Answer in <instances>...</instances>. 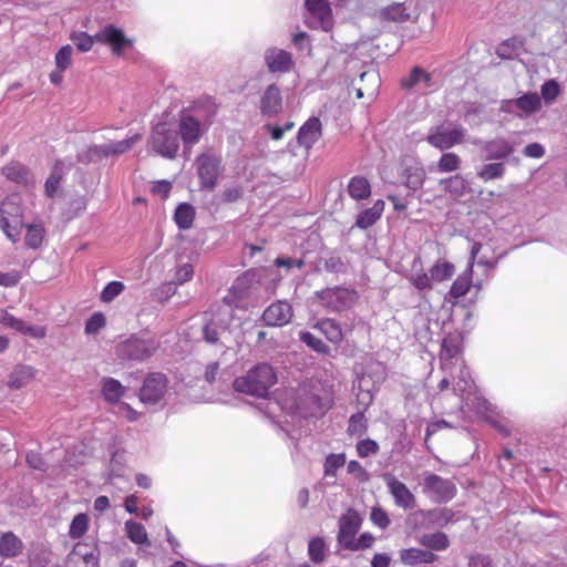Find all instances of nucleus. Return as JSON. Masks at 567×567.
Returning <instances> with one entry per match:
<instances>
[{
    "label": "nucleus",
    "mask_w": 567,
    "mask_h": 567,
    "mask_svg": "<svg viewBox=\"0 0 567 567\" xmlns=\"http://www.w3.org/2000/svg\"><path fill=\"white\" fill-rule=\"evenodd\" d=\"M233 320V310L230 305L226 303L218 307L216 316L203 328L204 338L209 343L218 340L219 332L226 331Z\"/></svg>",
    "instance_id": "obj_14"
},
{
    "label": "nucleus",
    "mask_w": 567,
    "mask_h": 567,
    "mask_svg": "<svg viewBox=\"0 0 567 567\" xmlns=\"http://www.w3.org/2000/svg\"><path fill=\"white\" fill-rule=\"evenodd\" d=\"M63 176V163L55 162L52 172L44 184V192L48 197H53L59 188L60 182Z\"/></svg>",
    "instance_id": "obj_40"
},
{
    "label": "nucleus",
    "mask_w": 567,
    "mask_h": 567,
    "mask_svg": "<svg viewBox=\"0 0 567 567\" xmlns=\"http://www.w3.org/2000/svg\"><path fill=\"white\" fill-rule=\"evenodd\" d=\"M327 545L321 537L310 539L308 545V555L311 561L320 564L326 559Z\"/></svg>",
    "instance_id": "obj_43"
},
{
    "label": "nucleus",
    "mask_w": 567,
    "mask_h": 567,
    "mask_svg": "<svg viewBox=\"0 0 567 567\" xmlns=\"http://www.w3.org/2000/svg\"><path fill=\"white\" fill-rule=\"evenodd\" d=\"M106 324V320L103 313L95 312L92 315L85 323V333L95 334Z\"/></svg>",
    "instance_id": "obj_56"
},
{
    "label": "nucleus",
    "mask_w": 567,
    "mask_h": 567,
    "mask_svg": "<svg viewBox=\"0 0 567 567\" xmlns=\"http://www.w3.org/2000/svg\"><path fill=\"white\" fill-rule=\"evenodd\" d=\"M179 141L174 124L163 121L153 127L147 144L155 154L173 159L179 150Z\"/></svg>",
    "instance_id": "obj_2"
},
{
    "label": "nucleus",
    "mask_w": 567,
    "mask_h": 567,
    "mask_svg": "<svg viewBox=\"0 0 567 567\" xmlns=\"http://www.w3.org/2000/svg\"><path fill=\"white\" fill-rule=\"evenodd\" d=\"M125 386L113 378H104L102 380V394L110 403L118 402L124 395Z\"/></svg>",
    "instance_id": "obj_34"
},
{
    "label": "nucleus",
    "mask_w": 567,
    "mask_h": 567,
    "mask_svg": "<svg viewBox=\"0 0 567 567\" xmlns=\"http://www.w3.org/2000/svg\"><path fill=\"white\" fill-rule=\"evenodd\" d=\"M461 158L455 153H445L437 163V171L441 173L455 172L460 168Z\"/></svg>",
    "instance_id": "obj_49"
},
{
    "label": "nucleus",
    "mask_w": 567,
    "mask_h": 567,
    "mask_svg": "<svg viewBox=\"0 0 567 567\" xmlns=\"http://www.w3.org/2000/svg\"><path fill=\"white\" fill-rule=\"evenodd\" d=\"M141 140L140 134H134L123 141L110 142L102 145H94L90 152L94 156L107 157L110 155H118L130 151Z\"/></svg>",
    "instance_id": "obj_19"
},
{
    "label": "nucleus",
    "mask_w": 567,
    "mask_h": 567,
    "mask_svg": "<svg viewBox=\"0 0 567 567\" xmlns=\"http://www.w3.org/2000/svg\"><path fill=\"white\" fill-rule=\"evenodd\" d=\"M454 265L449 261H437L431 269L430 275L433 281L442 282L450 279L454 275Z\"/></svg>",
    "instance_id": "obj_41"
},
{
    "label": "nucleus",
    "mask_w": 567,
    "mask_h": 567,
    "mask_svg": "<svg viewBox=\"0 0 567 567\" xmlns=\"http://www.w3.org/2000/svg\"><path fill=\"white\" fill-rule=\"evenodd\" d=\"M384 210V202L379 199L377 200L372 207L363 210L359 214L355 226L361 229H367L375 224L378 219H380L382 213Z\"/></svg>",
    "instance_id": "obj_31"
},
{
    "label": "nucleus",
    "mask_w": 567,
    "mask_h": 567,
    "mask_svg": "<svg viewBox=\"0 0 567 567\" xmlns=\"http://www.w3.org/2000/svg\"><path fill=\"white\" fill-rule=\"evenodd\" d=\"M367 430V420L364 412L360 411L353 414L349 420L348 431L351 434H362Z\"/></svg>",
    "instance_id": "obj_57"
},
{
    "label": "nucleus",
    "mask_w": 567,
    "mask_h": 567,
    "mask_svg": "<svg viewBox=\"0 0 567 567\" xmlns=\"http://www.w3.org/2000/svg\"><path fill=\"white\" fill-rule=\"evenodd\" d=\"M467 131L461 125L432 127L426 141L439 150H447L464 142Z\"/></svg>",
    "instance_id": "obj_7"
},
{
    "label": "nucleus",
    "mask_w": 567,
    "mask_h": 567,
    "mask_svg": "<svg viewBox=\"0 0 567 567\" xmlns=\"http://www.w3.org/2000/svg\"><path fill=\"white\" fill-rule=\"evenodd\" d=\"M322 125L318 117H310L299 128L298 143L305 148L309 150L321 137Z\"/></svg>",
    "instance_id": "obj_23"
},
{
    "label": "nucleus",
    "mask_w": 567,
    "mask_h": 567,
    "mask_svg": "<svg viewBox=\"0 0 567 567\" xmlns=\"http://www.w3.org/2000/svg\"><path fill=\"white\" fill-rule=\"evenodd\" d=\"M370 517L372 523L382 529L386 528L390 525V518L386 512L380 507H373L371 509Z\"/></svg>",
    "instance_id": "obj_62"
},
{
    "label": "nucleus",
    "mask_w": 567,
    "mask_h": 567,
    "mask_svg": "<svg viewBox=\"0 0 567 567\" xmlns=\"http://www.w3.org/2000/svg\"><path fill=\"white\" fill-rule=\"evenodd\" d=\"M361 525V518L354 509H348L339 520L338 542L344 548L353 544Z\"/></svg>",
    "instance_id": "obj_17"
},
{
    "label": "nucleus",
    "mask_w": 567,
    "mask_h": 567,
    "mask_svg": "<svg viewBox=\"0 0 567 567\" xmlns=\"http://www.w3.org/2000/svg\"><path fill=\"white\" fill-rule=\"evenodd\" d=\"M379 452V445L371 439H365L357 444V453L360 457H367Z\"/></svg>",
    "instance_id": "obj_60"
},
{
    "label": "nucleus",
    "mask_w": 567,
    "mask_h": 567,
    "mask_svg": "<svg viewBox=\"0 0 567 567\" xmlns=\"http://www.w3.org/2000/svg\"><path fill=\"white\" fill-rule=\"evenodd\" d=\"M299 338L310 349L318 353L328 354L330 352V348L321 339L317 338L311 332L301 331L299 333Z\"/></svg>",
    "instance_id": "obj_47"
},
{
    "label": "nucleus",
    "mask_w": 567,
    "mask_h": 567,
    "mask_svg": "<svg viewBox=\"0 0 567 567\" xmlns=\"http://www.w3.org/2000/svg\"><path fill=\"white\" fill-rule=\"evenodd\" d=\"M243 188L238 185H231L226 187L219 195L218 199L220 203L228 204L237 202L243 196Z\"/></svg>",
    "instance_id": "obj_59"
},
{
    "label": "nucleus",
    "mask_w": 567,
    "mask_h": 567,
    "mask_svg": "<svg viewBox=\"0 0 567 567\" xmlns=\"http://www.w3.org/2000/svg\"><path fill=\"white\" fill-rule=\"evenodd\" d=\"M402 86L405 89L417 87L419 90H430L433 87L432 76L423 69L415 66L410 75L402 80Z\"/></svg>",
    "instance_id": "obj_26"
},
{
    "label": "nucleus",
    "mask_w": 567,
    "mask_h": 567,
    "mask_svg": "<svg viewBox=\"0 0 567 567\" xmlns=\"http://www.w3.org/2000/svg\"><path fill=\"white\" fill-rule=\"evenodd\" d=\"M21 227L20 206L11 198L3 200L0 206V228L11 241L16 243L19 239Z\"/></svg>",
    "instance_id": "obj_9"
},
{
    "label": "nucleus",
    "mask_w": 567,
    "mask_h": 567,
    "mask_svg": "<svg viewBox=\"0 0 567 567\" xmlns=\"http://www.w3.org/2000/svg\"><path fill=\"white\" fill-rule=\"evenodd\" d=\"M73 49L71 45H63L55 54L54 62L55 68L60 70H66L72 63Z\"/></svg>",
    "instance_id": "obj_54"
},
{
    "label": "nucleus",
    "mask_w": 567,
    "mask_h": 567,
    "mask_svg": "<svg viewBox=\"0 0 567 567\" xmlns=\"http://www.w3.org/2000/svg\"><path fill=\"white\" fill-rule=\"evenodd\" d=\"M461 352V336L458 333H450L442 341L440 360L442 369L450 368L451 360L456 358Z\"/></svg>",
    "instance_id": "obj_24"
},
{
    "label": "nucleus",
    "mask_w": 567,
    "mask_h": 567,
    "mask_svg": "<svg viewBox=\"0 0 567 567\" xmlns=\"http://www.w3.org/2000/svg\"><path fill=\"white\" fill-rule=\"evenodd\" d=\"M200 184L206 189H214L220 172V158L213 154H202L196 159Z\"/></svg>",
    "instance_id": "obj_10"
},
{
    "label": "nucleus",
    "mask_w": 567,
    "mask_h": 567,
    "mask_svg": "<svg viewBox=\"0 0 567 567\" xmlns=\"http://www.w3.org/2000/svg\"><path fill=\"white\" fill-rule=\"evenodd\" d=\"M125 289V286L122 281H111L109 282L100 293V300L104 303L112 302L116 297H118Z\"/></svg>",
    "instance_id": "obj_50"
},
{
    "label": "nucleus",
    "mask_w": 567,
    "mask_h": 567,
    "mask_svg": "<svg viewBox=\"0 0 567 567\" xmlns=\"http://www.w3.org/2000/svg\"><path fill=\"white\" fill-rule=\"evenodd\" d=\"M70 40L80 52H89L93 48L96 38L83 31H74L70 34Z\"/></svg>",
    "instance_id": "obj_46"
},
{
    "label": "nucleus",
    "mask_w": 567,
    "mask_h": 567,
    "mask_svg": "<svg viewBox=\"0 0 567 567\" xmlns=\"http://www.w3.org/2000/svg\"><path fill=\"white\" fill-rule=\"evenodd\" d=\"M381 17L384 20L405 22L411 18V13L404 2H396L382 9Z\"/></svg>",
    "instance_id": "obj_36"
},
{
    "label": "nucleus",
    "mask_w": 567,
    "mask_h": 567,
    "mask_svg": "<svg viewBox=\"0 0 567 567\" xmlns=\"http://www.w3.org/2000/svg\"><path fill=\"white\" fill-rule=\"evenodd\" d=\"M166 390V377L158 372L150 373L140 390V400L145 404H156L163 399Z\"/></svg>",
    "instance_id": "obj_12"
},
{
    "label": "nucleus",
    "mask_w": 567,
    "mask_h": 567,
    "mask_svg": "<svg viewBox=\"0 0 567 567\" xmlns=\"http://www.w3.org/2000/svg\"><path fill=\"white\" fill-rule=\"evenodd\" d=\"M35 375V370L30 365H17L8 377V386L12 390H19L28 385Z\"/></svg>",
    "instance_id": "obj_25"
},
{
    "label": "nucleus",
    "mask_w": 567,
    "mask_h": 567,
    "mask_svg": "<svg viewBox=\"0 0 567 567\" xmlns=\"http://www.w3.org/2000/svg\"><path fill=\"white\" fill-rule=\"evenodd\" d=\"M260 279L265 280L266 290L270 293H274L277 286L279 285L281 277L274 269H265L262 270V275L259 276Z\"/></svg>",
    "instance_id": "obj_58"
},
{
    "label": "nucleus",
    "mask_w": 567,
    "mask_h": 567,
    "mask_svg": "<svg viewBox=\"0 0 567 567\" xmlns=\"http://www.w3.org/2000/svg\"><path fill=\"white\" fill-rule=\"evenodd\" d=\"M420 544L431 550H444L449 547L450 542L444 533L425 534L419 539Z\"/></svg>",
    "instance_id": "obj_38"
},
{
    "label": "nucleus",
    "mask_w": 567,
    "mask_h": 567,
    "mask_svg": "<svg viewBox=\"0 0 567 567\" xmlns=\"http://www.w3.org/2000/svg\"><path fill=\"white\" fill-rule=\"evenodd\" d=\"M400 559L404 565L414 566L417 564H432L436 559V555L430 550L408 548L401 550Z\"/></svg>",
    "instance_id": "obj_27"
},
{
    "label": "nucleus",
    "mask_w": 567,
    "mask_h": 567,
    "mask_svg": "<svg viewBox=\"0 0 567 567\" xmlns=\"http://www.w3.org/2000/svg\"><path fill=\"white\" fill-rule=\"evenodd\" d=\"M540 92L546 102H553L559 94V85L555 80H549L542 85Z\"/></svg>",
    "instance_id": "obj_61"
},
{
    "label": "nucleus",
    "mask_w": 567,
    "mask_h": 567,
    "mask_svg": "<svg viewBox=\"0 0 567 567\" xmlns=\"http://www.w3.org/2000/svg\"><path fill=\"white\" fill-rule=\"evenodd\" d=\"M458 380L456 381L453 390L455 393L462 395L465 392H470L473 388V380L466 367L461 368Z\"/></svg>",
    "instance_id": "obj_53"
},
{
    "label": "nucleus",
    "mask_w": 567,
    "mask_h": 567,
    "mask_svg": "<svg viewBox=\"0 0 567 567\" xmlns=\"http://www.w3.org/2000/svg\"><path fill=\"white\" fill-rule=\"evenodd\" d=\"M1 172L7 179L19 185L34 186L37 183L32 172L19 162H10L2 167Z\"/></svg>",
    "instance_id": "obj_20"
},
{
    "label": "nucleus",
    "mask_w": 567,
    "mask_h": 567,
    "mask_svg": "<svg viewBox=\"0 0 567 567\" xmlns=\"http://www.w3.org/2000/svg\"><path fill=\"white\" fill-rule=\"evenodd\" d=\"M265 61L272 73H286L292 66L291 54L278 48L268 49L265 53Z\"/></svg>",
    "instance_id": "obj_21"
},
{
    "label": "nucleus",
    "mask_w": 567,
    "mask_h": 567,
    "mask_svg": "<svg viewBox=\"0 0 567 567\" xmlns=\"http://www.w3.org/2000/svg\"><path fill=\"white\" fill-rule=\"evenodd\" d=\"M96 41L111 47L113 54L121 55L125 48L133 45V41L127 39L124 32L113 24L104 27L95 34Z\"/></svg>",
    "instance_id": "obj_15"
},
{
    "label": "nucleus",
    "mask_w": 567,
    "mask_h": 567,
    "mask_svg": "<svg viewBox=\"0 0 567 567\" xmlns=\"http://www.w3.org/2000/svg\"><path fill=\"white\" fill-rule=\"evenodd\" d=\"M159 343L155 339H142L136 336L118 342L115 354L120 360L144 361L151 358L158 349Z\"/></svg>",
    "instance_id": "obj_3"
},
{
    "label": "nucleus",
    "mask_w": 567,
    "mask_h": 567,
    "mask_svg": "<svg viewBox=\"0 0 567 567\" xmlns=\"http://www.w3.org/2000/svg\"><path fill=\"white\" fill-rule=\"evenodd\" d=\"M472 285V269L467 268L463 274H461L455 281L453 282L450 295L457 299L460 297L465 296Z\"/></svg>",
    "instance_id": "obj_37"
},
{
    "label": "nucleus",
    "mask_w": 567,
    "mask_h": 567,
    "mask_svg": "<svg viewBox=\"0 0 567 567\" xmlns=\"http://www.w3.org/2000/svg\"><path fill=\"white\" fill-rule=\"evenodd\" d=\"M293 316L292 307L289 302L279 300L271 303L262 313V320L267 326L282 327L290 322Z\"/></svg>",
    "instance_id": "obj_18"
},
{
    "label": "nucleus",
    "mask_w": 567,
    "mask_h": 567,
    "mask_svg": "<svg viewBox=\"0 0 567 567\" xmlns=\"http://www.w3.org/2000/svg\"><path fill=\"white\" fill-rule=\"evenodd\" d=\"M315 328L318 329L327 338V340L333 344H340L343 340L342 329L334 319H321L315 324Z\"/></svg>",
    "instance_id": "obj_28"
},
{
    "label": "nucleus",
    "mask_w": 567,
    "mask_h": 567,
    "mask_svg": "<svg viewBox=\"0 0 567 567\" xmlns=\"http://www.w3.org/2000/svg\"><path fill=\"white\" fill-rule=\"evenodd\" d=\"M125 530L133 543L148 545L147 533L142 524L134 520H127L125 523Z\"/></svg>",
    "instance_id": "obj_44"
},
{
    "label": "nucleus",
    "mask_w": 567,
    "mask_h": 567,
    "mask_svg": "<svg viewBox=\"0 0 567 567\" xmlns=\"http://www.w3.org/2000/svg\"><path fill=\"white\" fill-rule=\"evenodd\" d=\"M346 464V455L343 453L340 454H329L326 457L323 470L324 476L333 477L336 476L337 471Z\"/></svg>",
    "instance_id": "obj_48"
},
{
    "label": "nucleus",
    "mask_w": 567,
    "mask_h": 567,
    "mask_svg": "<svg viewBox=\"0 0 567 567\" xmlns=\"http://www.w3.org/2000/svg\"><path fill=\"white\" fill-rule=\"evenodd\" d=\"M276 382L277 377L272 367L261 363L250 369L245 375L237 378L234 381V389L240 393L265 398Z\"/></svg>",
    "instance_id": "obj_1"
},
{
    "label": "nucleus",
    "mask_w": 567,
    "mask_h": 567,
    "mask_svg": "<svg viewBox=\"0 0 567 567\" xmlns=\"http://www.w3.org/2000/svg\"><path fill=\"white\" fill-rule=\"evenodd\" d=\"M44 227L41 224H31L27 226L25 245L37 249L42 245L44 238Z\"/></svg>",
    "instance_id": "obj_42"
},
{
    "label": "nucleus",
    "mask_w": 567,
    "mask_h": 567,
    "mask_svg": "<svg viewBox=\"0 0 567 567\" xmlns=\"http://www.w3.org/2000/svg\"><path fill=\"white\" fill-rule=\"evenodd\" d=\"M195 210L187 203L179 204L175 210L174 219L181 229H188L194 220Z\"/></svg>",
    "instance_id": "obj_39"
},
{
    "label": "nucleus",
    "mask_w": 567,
    "mask_h": 567,
    "mask_svg": "<svg viewBox=\"0 0 567 567\" xmlns=\"http://www.w3.org/2000/svg\"><path fill=\"white\" fill-rule=\"evenodd\" d=\"M362 82H367L365 92L369 97H373L378 91L380 78L374 71L362 72L360 75Z\"/></svg>",
    "instance_id": "obj_55"
},
{
    "label": "nucleus",
    "mask_w": 567,
    "mask_h": 567,
    "mask_svg": "<svg viewBox=\"0 0 567 567\" xmlns=\"http://www.w3.org/2000/svg\"><path fill=\"white\" fill-rule=\"evenodd\" d=\"M282 109V97L279 87L270 84L264 91L260 99V111L264 115L272 116L278 114Z\"/></svg>",
    "instance_id": "obj_22"
},
{
    "label": "nucleus",
    "mask_w": 567,
    "mask_h": 567,
    "mask_svg": "<svg viewBox=\"0 0 567 567\" xmlns=\"http://www.w3.org/2000/svg\"><path fill=\"white\" fill-rule=\"evenodd\" d=\"M485 153L486 161H502L511 156L515 152V146L505 137H495L489 141L477 140L474 142Z\"/></svg>",
    "instance_id": "obj_16"
},
{
    "label": "nucleus",
    "mask_w": 567,
    "mask_h": 567,
    "mask_svg": "<svg viewBox=\"0 0 567 567\" xmlns=\"http://www.w3.org/2000/svg\"><path fill=\"white\" fill-rule=\"evenodd\" d=\"M321 306L330 311H342L351 308L358 300V293L348 288L334 287L316 292Z\"/></svg>",
    "instance_id": "obj_5"
},
{
    "label": "nucleus",
    "mask_w": 567,
    "mask_h": 567,
    "mask_svg": "<svg viewBox=\"0 0 567 567\" xmlns=\"http://www.w3.org/2000/svg\"><path fill=\"white\" fill-rule=\"evenodd\" d=\"M305 6L323 28L330 24L331 9L327 0H306Z\"/></svg>",
    "instance_id": "obj_32"
},
{
    "label": "nucleus",
    "mask_w": 567,
    "mask_h": 567,
    "mask_svg": "<svg viewBox=\"0 0 567 567\" xmlns=\"http://www.w3.org/2000/svg\"><path fill=\"white\" fill-rule=\"evenodd\" d=\"M402 177L408 188L416 190L422 187L425 181V171L421 164L413 163L404 168Z\"/></svg>",
    "instance_id": "obj_30"
},
{
    "label": "nucleus",
    "mask_w": 567,
    "mask_h": 567,
    "mask_svg": "<svg viewBox=\"0 0 567 567\" xmlns=\"http://www.w3.org/2000/svg\"><path fill=\"white\" fill-rule=\"evenodd\" d=\"M411 518L423 528L444 527L454 518L450 508L420 509L412 514Z\"/></svg>",
    "instance_id": "obj_13"
},
{
    "label": "nucleus",
    "mask_w": 567,
    "mask_h": 567,
    "mask_svg": "<svg viewBox=\"0 0 567 567\" xmlns=\"http://www.w3.org/2000/svg\"><path fill=\"white\" fill-rule=\"evenodd\" d=\"M23 550V543L13 533H4L0 537V556L3 558H13L19 556Z\"/></svg>",
    "instance_id": "obj_29"
},
{
    "label": "nucleus",
    "mask_w": 567,
    "mask_h": 567,
    "mask_svg": "<svg viewBox=\"0 0 567 567\" xmlns=\"http://www.w3.org/2000/svg\"><path fill=\"white\" fill-rule=\"evenodd\" d=\"M542 107V99L535 92H528L517 99L503 100L499 111L519 118H526L538 112Z\"/></svg>",
    "instance_id": "obj_6"
},
{
    "label": "nucleus",
    "mask_w": 567,
    "mask_h": 567,
    "mask_svg": "<svg viewBox=\"0 0 567 567\" xmlns=\"http://www.w3.org/2000/svg\"><path fill=\"white\" fill-rule=\"evenodd\" d=\"M383 481L391 496L393 497L394 504L404 509H413L416 506V498L409 487L394 475L390 473L383 474Z\"/></svg>",
    "instance_id": "obj_11"
},
{
    "label": "nucleus",
    "mask_w": 567,
    "mask_h": 567,
    "mask_svg": "<svg viewBox=\"0 0 567 567\" xmlns=\"http://www.w3.org/2000/svg\"><path fill=\"white\" fill-rule=\"evenodd\" d=\"M410 281L416 289L425 290L432 288L431 281L433 280L431 279V275L425 272H417L410 277Z\"/></svg>",
    "instance_id": "obj_63"
},
{
    "label": "nucleus",
    "mask_w": 567,
    "mask_h": 567,
    "mask_svg": "<svg viewBox=\"0 0 567 567\" xmlns=\"http://www.w3.org/2000/svg\"><path fill=\"white\" fill-rule=\"evenodd\" d=\"M441 184H445V190L455 196L464 195L466 189V181L460 175L442 179Z\"/></svg>",
    "instance_id": "obj_52"
},
{
    "label": "nucleus",
    "mask_w": 567,
    "mask_h": 567,
    "mask_svg": "<svg viewBox=\"0 0 567 567\" xmlns=\"http://www.w3.org/2000/svg\"><path fill=\"white\" fill-rule=\"evenodd\" d=\"M89 527V517L86 514H78L71 522L69 535L71 538L82 537Z\"/></svg>",
    "instance_id": "obj_51"
},
{
    "label": "nucleus",
    "mask_w": 567,
    "mask_h": 567,
    "mask_svg": "<svg viewBox=\"0 0 567 567\" xmlns=\"http://www.w3.org/2000/svg\"><path fill=\"white\" fill-rule=\"evenodd\" d=\"M176 127L178 137L183 142L184 153L188 156L192 147L197 144L206 132V125L188 112L179 114Z\"/></svg>",
    "instance_id": "obj_4"
},
{
    "label": "nucleus",
    "mask_w": 567,
    "mask_h": 567,
    "mask_svg": "<svg viewBox=\"0 0 567 567\" xmlns=\"http://www.w3.org/2000/svg\"><path fill=\"white\" fill-rule=\"evenodd\" d=\"M194 275V269L190 264H184L181 266L175 274L174 282L176 285H183L192 279Z\"/></svg>",
    "instance_id": "obj_64"
},
{
    "label": "nucleus",
    "mask_w": 567,
    "mask_h": 567,
    "mask_svg": "<svg viewBox=\"0 0 567 567\" xmlns=\"http://www.w3.org/2000/svg\"><path fill=\"white\" fill-rule=\"evenodd\" d=\"M422 489L436 503L449 502L456 494V486L452 481L430 472L423 474Z\"/></svg>",
    "instance_id": "obj_8"
},
{
    "label": "nucleus",
    "mask_w": 567,
    "mask_h": 567,
    "mask_svg": "<svg viewBox=\"0 0 567 567\" xmlns=\"http://www.w3.org/2000/svg\"><path fill=\"white\" fill-rule=\"evenodd\" d=\"M369 383V380L365 378H360L358 383L354 385V390H357V402L359 406L362 408L364 412L373 402V394L369 389H365V385Z\"/></svg>",
    "instance_id": "obj_45"
},
{
    "label": "nucleus",
    "mask_w": 567,
    "mask_h": 567,
    "mask_svg": "<svg viewBox=\"0 0 567 567\" xmlns=\"http://www.w3.org/2000/svg\"><path fill=\"white\" fill-rule=\"evenodd\" d=\"M506 173V166L502 162L486 163L476 169V176L484 183L501 179Z\"/></svg>",
    "instance_id": "obj_33"
},
{
    "label": "nucleus",
    "mask_w": 567,
    "mask_h": 567,
    "mask_svg": "<svg viewBox=\"0 0 567 567\" xmlns=\"http://www.w3.org/2000/svg\"><path fill=\"white\" fill-rule=\"evenodd\" d=\"M348 193L355 200L368 198L371 194L369 181L363 176L352 177L348 185Z\"/></svg>",
    "instance_id": "obj_35"
}]
</instances>
